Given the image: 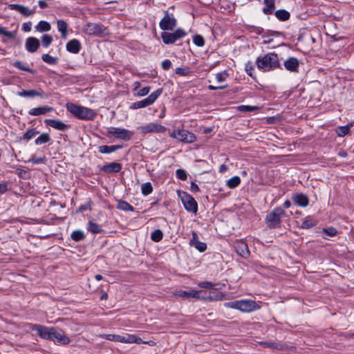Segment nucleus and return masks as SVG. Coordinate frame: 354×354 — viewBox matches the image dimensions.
Returning <instances> with one entry per match:
<instances>
[{"label": "nucleus", "mask_w": 354, "mask_h": 354, "mask_svg": "<svg viewBox=\"0 0 354 354\" xmlns=\"http://www.w3.org/2000/svg\"><path fill=\"white\" fill-rule=\"evenodd\" d=\"M256 64L257 68L263 71L274 70L280 66L278 55L274 53H269L257 57Z\"/></svg>", "instance_id": "nucleus-1"}, {"label": "nucleus", "mask_w": 354, "mask_h": 354, "mask_svg": "<svg viewBox=\"0 0 354 354\" xmlns=\"http://www.w3.org/2000/svg\"><path fill=\"white\" fill-rule=\"evenodd\" d=\"M66 109L74 116L80 120H93L97 115L96 112L90 108L73 103L66 104Z\"/></svg>", "instance_id": "nucleus-2"}, {"label": "nucleus", "mask_w": 354, "mask_h": 354, "mask_svg": "<svg viewBox=\"0 0 354 354\" xmlns=\"http://www.w3.org/2000/svg\"><path fill=\"white\" fill-rule=\"evenodd\" d=\"M224 306L227 308L238 310L242 313H251L261 308V306L255 301L251 299L229 301L225 303Z\"/></svg>", "instance_id": "nucleus-3"}, {"label": "nucleus", "mask_w": 354, "mask_h": 354, "mask_svg": "<svg viewBox=\"0 0 354 354\" xmlns=\"http://www.w3.org/2000/svg\"><path fill=\"white\" fill-rule=\"evenodd\" d=\"M286 215L284 209L281 207H275L268 213L265 221L267 226L271 229L279 228L281 225V218Z\"/></svg>", "instance_id": "nucleus-4"}, {"label": "nucleus", "mask_w": 354, "mask_h": 354, "mask_svg": "<svg viewBox=\"0 0 354 354\" xmlns=\"http://www.w3.org/2000/svg\"><path fill=\"white\" fill-rule=\"evenodd\" d=\"M104 339L116 342L122 343H136L142 344L146 343L142 341L140 337H137L133 334H125L124 335H113V334H106L102 336Z\"/></svg>", "instance_id": "nucleus-5"}, {"label": "nucleus", "mask_w": 354, "mask_h": 354, "mask_svg": "<svg viewBox=\"0 0 354 354\" xmlns=\"http://www.w3.org/2000/svg\"><path fill=\"white\" fill-rule=\"evenodd\" d=\"M177 194L178 196L181 200L185 209L187 212L196 214L198 211V204L196 200L185 192L178 191Z\"/></svg>", "instance_id": "nucleus-6"}, {"label": "nucleus", "mask_w": 354, "mask_h": 354, "mask_svg": "<svg viewBox=\"0 0 354 354\" xmlns=\"http://www.w3.org/2000/svg\"><path fill=\"white\" fill-rule=\"evenodd\" d=\"M134 133L126 129L111 127L107 129L106 136L108 137L113 136L114 138L128 141L130 140Z\"/></svg>", "instance_id": "nucleus-7"}, {"label": "nucleus", "mask_w": 354, "mask_h": 354, "mask_svg": "<svg viewBox=\"0 0 354 354\" xmlns=\"http://www.w3.org/2000/svg\"><path fill=\"white\" fill-rule=\"evenodd\" d=\"M162 92V88L157 89L144 100L132 103L130 106V109H138L153 104L158 99V97L161 95Z\"/></svg>", "instance_id": "nucleus-8"}, {"label": "nucleus", "mask_w": 354, "mask_h": 354, "mask_svg": "<svg viewBox=\"0 0 354 354\" xmlns=\"http://www.w3.org/2000/svg\"><path fill=\"white\" fill-rule=\"evenodd\" d=\"M169 136L184 143H193L196 140V136L185 129L174 130L169 133Z\"/></svg>", "instance_id": "nucleus-9"}, {"label": "nucleus", "mask_w": 354, "mask_h": 354, "mask_svg": "<svg viewBox=\"0 0 354 354\" xmlns=\"http://www.w3.org/2000/svg\"><path fill=\"white\" fill-rule=\"evenodd\" d=\"M186 35L187 32L185 30L178 28L174 32H162L161 33V38L165 44H172Z\"/></svg>", "instance_id": "nucleus-10"}, {"label": "nucleus", "mask_w": 354, "mask_h": 354, "mask_svg": "<svg viewBox=\"0 0 354 354\" xmlns=\"http://www.w3.org/2000/svg\"><path fill=\"white\" fill-rule=\"evenodd\" d=\"M177 21L172 14L165 11V15L159 23V26L162 30H172L176 26Z\"/></svg>", "instance_id": "nucleus-11"}, {"label": "nucleus", "mask_w": 354, "mask_h": 354, "mask_svg": "<svg viewBox=\"0 0 354 354\" xmlns=\"http://www.w3.org/2000/svg\"><path fill=\"white\" fill-rule=\"evenodd\" d=\"M106 28L100 24L88 22L83 26V32L88 35H100L104 32Z\"/></svg>", "instance_id": "nucleus-12"}, {"label": "nucleus", "mask_w": 354, "mask_h": 354, "mask_svg": "<svg viewBox=\"0 0 354 354\" xmlns=\"http://www.w3.org/2000/svg\"><path fill=\"white\" fill-rule=\"evenodd\" d=\"M138 129L143 134L149 133H162L166 131V128L164 126L155 122H151L139 127Z\"/></svg>", "instance_id": "nucleus-13"}, {"label": "nucleus", "mask_w": 354, "mask_h": 354, "mask_svg": "<svg viewBox=\"0 0 354 354\" xmlns=\"http://www.w3.org/2000/svg\"><path fill=\"white\" fill-rule=\"evenodd\" d=\"M49 340L53 341L55 344L62 345H66L71 342L69 337L65 335L63 333L59 332L55 327L53 328L50 334V339Z\"/></svg>", "instance_id": "nucleus-14"}, {"label": "nucleus", "mask_w": 354, "mask_h": 354, "mask_svg": "<svg viewBox=\"0 0 354 354\" xmlns=\"http://www.w3.org/2000/svg\"><path fill=\"white\" fill-rule=\"evenodd\" d=\"M30 328L32 330L37 331L38 335L41 338L49 340L50 339V334L53 327H47L40 324H32L31 325Z\"/></svg>", "instance_id": "nucleus-15"}, {"label": "nucleus", "mask_w": 354, "mask_h": 354, "mask_svg": "<svg viewBox=\"0 0 354 354\" xmlns=\"http://www.w3.org/2000/svg\"><path fill=\"white\" fill-rule=\"evenodd\" d=\"M17 95L20 97H39L42 99H47L48 97V94H46L43 90H22L17 93Z\"/></svg>", "instance_id": "nucleus-16"}, {"label": "nucleus", "mask_w": 354, "mask_h": 354, "mask_svg": "<svg viewBox=\"0 0 354 354\" xmlns=\"http://www.w3.org/2000/svg\"><path fill=\"white\" fill-rule=\"evenodd\" d=\"M234 248L236 252L243 258H248L250 255L248 245L242 240L236 241L234 244Z\"/></svg>", "instance_id": "nucleus-17"}, {"label": "nucleus", "mask_w": 354, "mask_h": 354, "mask_svg": "<svg viewBox=\"0 0 354 354\" xmlns=\"http://www.w3.org/2000/svg\"><path fill=\"white\" fill-rule=\"evenodd\" d=\"M45 124L52 128L59 131H65L68 129V126L59 120L46 119L44 120Z\"/></svg>", "instance_id": "nucleus-18"}, {"label": "nucleus", "mask_w": 354, "mask_h": 354, "mask_svg": "<svg viewBox=\"0 0 354 354\" xmlns=\"http://www.w3.org/2000/svg\"><path fill=\"white\" fill-rule=\"evenodd\" d=\"M26 49L29 53H34L39 47V41L36 37H30L26 41Z\"/></svg>", "instance_id": "nucleus-19"}, {"label": "nucleus", "mask_w": 354, "mask_h": 354, "mask_svg": "<svg viewBox=\"0 0 354 354\" xmlns=\"http://www.w3.org/2000/svg\"><path fill=\"white\" fill-rule=\"evenodd\" d=\"M121 169L122 165L115 162L104 165L100 168V170L104 173H118Z\"/></svg>", "instance_id": "nucleus-20"}, {"label": "nucleus", "mask_w": 354, "mask_h": 354, "mask_svg": "<svg viewBox=\"0 0 354 354\" xmlns=\"http://www.w3.org/2000/svg\"><path fill=\"white\" fill-rule=\"evenodd\" d=\"M284 67L290 72H297L299 68V60L294 57H290L284 62Z\"/></svg>", "instance_id": "nucleus-21"}, {"label": "nucleus", "mask_w": 354, "mask_h": 354, "mask_svg": "<svg viewBox=\"0 0 354 354\" xmlns=\"http://www.w3.org/2000/svg\"><path fill=\"white\" fill-rule=\"evenodd\" d=\"M66 50L73 54H77L81 49V44L79 40L73 39L66 45Z\"/></svg>", "instance_id": "nucleus-22"}, {"label": "nucleus", "mask_w": 354, "mask_h": 354, "mask_svg": "<svg viewBox=\"0 0 354 354\" xmlns=\"http://www.w3.org/2000/svg\"><path fill=\"white\" fill-rule=\"evenodd\" d=\"M54 110V109L51 106H43L37 108H32L29 110L28 113L30 115L37 116L41 115H44L48 112H51Z\"/></svg>", "instance_id": "nucleus-23"}, {"label": "nucleus", "mask_w": 354, "mask_h": 354, "mask_svg": "<svg viewBox=\"0 0 354 354\" xmlns=\"http://www.w3.org/2000/svg\"><path fill=\"white\" fill-rule=\"evenodd\" d=\"M292 198L295 204L301 207H306L309 203L307 196L301 193L295 194Z\"/></svg>", "instance_id": "nucleus-24"}, {"label": "nucleus", "mask_w": 354, "mask_h": 354, "mask_svg": "<svg viewBox=\"0 0 354 354\" xmlns=\"http://www.w3.org/2000/svg\"><path fill=\"white\" fill-rule=\"evenodd\" d=\"M57 26L58 31L61 33L62 38L66 39L68 36V27L67 23L62 19H59L57 21Z\"/></svg>", "instance_id": "nucleus-25"}, {"label": "nucleus", "mask_w": 354, "mask_h": 354, "mask_svg": "<svg viewBox=\"0 0 354 354\" xmlns=\"http://www.w3.org/2000/svg\"><path fill=\"white\" fill-rule=\"evenodd\" d=\"M198 294L199 292H196V290H191L189 291L178 290L175 292L174 295L182 298L189 299L198 297Z\"/></svg>", "instance_id": "nucleus-26"}, {"label": "nucleus", "mask_w": 354, "mask_h": 354, "mask_svg": "<svg viewBox=\"0 0 354 354\" xmlns=\"http://www.w3.org/2000/svg\"><path fill=\"white\" fill-rule=\"evenodd\" d=\"M87 230L94 234L104 232L102 225L93 222V221H89L87 226Z\"/></svg>", "instance_id": "nucleus-27"}, {"label": "nucleus", "mask_w": 354, "mask_h": 354, "mask_svg": "<svg viewBox=\"0 0 354 354\" xmlns=\"http://www.w3.org/2000/svg\"><path fill=\"white\" fill-rule=\"evenodd\" d=\"M122 147L121 145H102L98 147V151L101 153H111Z\"/></svg>", "instance_id": "nucleus-28"}, {"label": "nucleus", "mask_w": 354, "mask_h": 354, "mask_svg": "<svg viewBox=\"0 0 354 354\" xmlns=\"http://www.w3.org/2000/svg\"><path fill=\"white\" fill-rule=\"evenodd\" d=\"M263 3L266 5V7L263 9V13L266 15L272 14L275 7V0H263Z\"/></svg>", "instance_id": "nucleus-29"}, {"label": "nucleus", "mask_w": 354, "mask_h": 354, "mask_svg": "<svg viewBox=\"0 0 354 354\" xmlns=\"http://www.w3.org/2000/svg\"><path fill=\"white\" fill-rule=\"evenodd\" d=\"M317 223V221L315 219H314L311 216H307L304 219L301 227L303 229H309L315 226Z\"/></svg>", "instance_id": "nucleus-30"}, {"label": "nucleus", "mask_w": 354, "mask_h": 354, "mask_svg": "<svg viewBox=\"0 0 354 354\" xmlns=\"http://www.w3.org/2000/svg\"><path fill=\"white\" fill-rule=\"evenodd\" d=\"M353 127L352 123H350L346 126L338 127L336 129V133L339 137H344L350 132L351 127Z\"/></svg>", "instance_id": "nucleus-31"}, {"label": "nucleus", "mask_w": 354, "mask_h": 354, "mask_svg": "<svg viewBox=\"0 0 354 354\" xmlns=\"http://www.w3.org/2000/svg\"><path fill=\"white\" fill-rule=\"evenodd\" d=\"M15 67L19 68V70L28 72L31 74H35V71L30 68L28 66L21 61H16L12 64Z\"/></svg>", "instance_id": "nucleus-32"}, {"label": "nucleus", "mask_w": 354, "mask_h": 354, "mask_svg": "<svg viewBox=\"0 0 354 354\" xmlns=\"http://www.w3.org/2000/svg\"><path fill=\"white\" fill-rule=\"evenodd\" d=\"M260 345H262L264 347H268L276 350H283V346L279 343L272 342H259Z\"/></svg>", "instance_id": "nucleus-33"}, {"label": "nucleus", "mask_w": 354, "mask_h": 354, "mask_svg": "<svg viewBox=\"0 0 354 354\" xmlns=\"http://www.w3.org/2000/svg\"><path fill=\"white\" fill-rule=\"evenodd\" d=\"M117 208L123 211L133 212L134 208L129 203L124 201L119 200L117 204Z\"/></svg>", "instance_id": "nucleus-34"}, {"label": "nucleus", "mask_w": 354, "mask_h": 354, "mask_svg": "<svg viewBox=\"0 0 354 354\" xmlns=\"http://www.w3.org/2000/svg\"><path fill=\"white\" fill-rule=\"evenodd\" d=\"M276 17L281 21H286L289 19L290 15L286 10H279L274 12Z\"/></svg>", "instance_id": "nucleus-35"}, {"label": "nucleus", "mask_w": 354, "mask_h": 354, "mask_svg": "<svg viewBox=\"0 0 354 354\" xmlns=\"http://www.w3.org/2000/svg\"><path fill=\"white\" fill-rule=\"evenodd\" d=\"M51 28L50 24L46 21H40L36 26V29L40 32H47Z\"/></svg>", "instance_id": "nucleus-36"}, {"label": "nucleus", "mask_w": 354, "mask_h": 354, "mask_svg": "<svg viewBox=\"0 0 354 354\" xmlns=\"http://www.w3.org/2000/svg\"><path fill=\"white\" fill-rule=\"evenodd\" d=\"M71 239L75 241H80L86 237L84 232L82 230H75L73 231L71 234Z\"/></svg>", "instance_id": "nucleus-37"}, {"label": "nucleus", "mask_w": 354, "mask_h": 354, "mask_svg": "<svg viewBox=\"0 0 354 354\" xmlns=\"http://www.w3.org/2000/svg\"><path fill=\"white\" fill-rule=\"evenodd\" d=\"M50 140V136L46 133H44L41 134L37 139L35 140V143L37 145H40L44 143H46Z\"/></svg>", "instance_id": "nucleus-38"}, {"label": "nucleus", "mask_w": 354, "mask_h": 354, "mask_svg": "<svg viewBox=\"0 0 354 354\" xmlns=\"http://www.w3.org/2000/svg\"><path fill=\"white\" fill-rule=\"evenodd\" d=\"M241 183V178L237 176H233L227 181V185L230 188H235Z\"/></svg>", "instance_id": "nucleus-39"}, {"label": "nucleus", "mask_w": 354, "mask_h": 354, "mask_svg": "<svg viewBox=\"0 0 354 354\" xmlns=\"http://www.w3.org/2000/svg\"><path fill=\"white\" fill-rule=\"evenodd\" d=\"M38 133L39 132L35 129H28L23 135V138L26 140H30Z\"/></svg>", "instance_id": "nucleus-40"}, {"label": "nucleus", "mask_w": 354, "mask_h": 354, "mask_svg": "<svg viewBox=\"0 0 354 354\" xmlns=\"http://www.w3.org/2000/svg\"><path fill=\"white\" fill-rule=\"evenodd\" d=\"M0 35L8 38L14 39L16 37L15 31H8L6 29V28L1 26L0 25Z\"/></svg>", "instance_id": "nucleus-41"}, {"label": "nucleus", "mask_w": 354, "mask_h": 354, "mask_svg": "<svg viewBox=\"0 0 354 354\" xmlns=\"http://www.w3.org/2000/svg\"><path fill=\"white\" fill-rule=\"evenodd\" d=\"M142 194L145 196L150 194L153 192V187L151 183L147 182L142 184L141 187Z\"/></svg>", "instance_id": "nucleus-42"}, {"label": "nucleus", "mask_w": 354, "mask_h": 354, "mask_svg": "<svg viewBox=\"0 0 354 354\" xmlns=\"http://www.w3.org/2000/svg\"><path fill=\"white\" fill-rule=\"evenodd\" d=\"M42 60L49 64L55 65L57 63V57H52L48 54H44L41 56Z\"/></svg>", "instance_id": "nucleus-43"}, {"label": "nucleus", "mask_w": 354, "mask_h": 354, "mask_svg": "<svg viewBox=\"0 0 354 354\" xmlns=\"http://www.w3.org/2000/svg\"><path fill=\"white\" fill-rule=\"evenodd\" d=\"M163 233L160 230H156L151 234V239L155 242H159L162 239Z\"/></svg>", "instance_id": "nucleus-44"}, {"label": "nucleus", "mask_w": 354, "mask_h": 354, "mask_svg": "<svg viewBox=\"0 0 354 354\" xmlns=\"http://www.w3.org/2000/svg\"><path fill=\"white\" fill-rule=\"evenodd\" d=\"M259 108L257 106L241 105L238 106V110L243 112H251L258 110Z\"/></svg>", "instance_id": "nucleus-45"}, {"label": "nucleus", "mask_w": 354, "mask_h": 354, "mask_svg": "<svg viewBox=\"0 0 354 354\" xmlns=\"http://www.w3.org/2000/svg\"><path fill=\"white\" fill-rule=\"evenodd\" d=\"M41 40L42 46L45 48H47L51 44L53 41V37L49 35H44L41 37Z\"/></svg>", "instance_id": "nucleus-46"}, {"label": "nucleus", "mask_w": 354, "mask_h": 354, "mask_svg": "<svg viewBox=\"0 0 354 354\" xmlns=\"http://www.w3.org/2000/svg\"><path fill=\"white\" fill-rule=\"evenodd\" d=\"M193 42L196 46L202 47L205 44V39L202 35H196L193 38Z\"/></svg>", "instance_id": "nucleus-47"}, {"label": "nucleus", "mask_w": 354, "mask_h": 354, "mask_svg": "<svg viewBox=\"0 0 354 354\" xmlns=\"http://www.w3.org/2000/svg\"><path fill=\"white\" fill-rule=\"evenodd\" d=\"M227 77H228V73L225 71L216 74V80L218 82H224L227 79Z\"/></svg>", "instance_id": "nucleus-48"}, {"label": "nucleus", "mask_w": 354, "mask_h": 354, "mask_svg": "<svg viewBox=\"0 0 354 354\" xmlns=\"http://www.w3.org/2000/svg\"><path fill=\"white\" fill-rule=\"evenodd\" d=\"M151 90L150 86H145L140 89L136 93L134 94L136 97H143L147 95Z\"/></svg>", "instance_id": "nucleus-49"}, {"label": "nucleus", "mask_w": 354, "mask_h": 354, "mask_svg": "<svg viewBox=\"0 0 354 354\" xmlns=\"http://www.w3.org/2000/svg\"><path fill=\"white\" fill-rule=\"evenodd\" d=\"M254 67L252 62L248 61L245 64V71L246 73L250 75V77L252 76V71L254 70Z\"/></svg>", "instance_id": "nucleus-50"}, {"label": "nucleus", "mask_w": 354, "mask_h": 354, "mask_svg": "<svg viewBox=\"0 0 354 354\" xmlns=\"http://www.w3.org/2000/svg\"><path fill=\"white\" fill-rule=\"evenodd\" d=\"M198 286L203 288L216 289V284L210 281H203L198 283Z\"/></svg>", "instance_id": "nucleus-51"}, {"label": "nucleus", "mask_w": 354, "mask_h": 354, "mask_svg": "<svg viewBox=\"0 0 354 354\" xmlns=\"http://www.w3.org/2000/svg\"><path fill=\"white\" fill-rule=\"evenodd\" d=\"M34 13V11L30 10L28 7L22 5L20 14L26 17H29L33 15Z\"/></svg>", "instance_id": "nucleus-52"}, {"label": "nucleus", "mask_w": 354, "mask_h": 354, "mask_svg": "<svg viewBox=\"0 0 354 354\" xmlns=\"http://www.w3.org/2000/svg\"><path fill=\"white\" fill-rule=\"evenodd\" d=\"M323 232L329 236H334L337 234V230L335 227H328L323 230Z\"/></svg>", "instance_id": "nucleus-53"}, {"label": "nucleus", "mask_w": 354, "mask_h": 354, "mask_svg": "<svg viewBox=\"0 0 354 354\" xmlns=\"http://www.w3.org/2000/svg\"><path fill=\"white\" fill-rule=\"evenodd\" d=\"M176 174L177 178L182 180H185L187 179V173L185 170L182 169H177L176 171Z\"/></svg>", "instance_id": "nucleus-54"}, {"label": "nucleus", "mask_w": 354, "mask_h": 354, "mask_svg": "<svg viewBox=\"0 0 354 354\" xmlns=\"http://www.w3.org/2000/svg\"><path fill=\"white\" fill-rule=\"evenodd\" d=\"M197 250H198L201 252H205L207 249V245L205 243L201 242L200 241L194 245Z\"/></svg>", "instance_id": "nucleus-55"}, {"label": "nucleus", "mask_w": 354, "mask_h": 354, "mask_svg": "<svg viewBox=\"0 0 354 354\" xmlns=\"http://www.w3.org/2000/svg\"><path fill=\"white\" fill-rule=\"evenodd\" d=\"M176 73L181 76H186L189 73V71L187 68H177L176 69Z\"/></svg>", "instance_id": "nucleus-56"}, {"label": "nucleus", "mask_w": 354, "mask_h": 354, "mask_svg": "<svg viewBox=\"0 0 354 354\" xmlns=\"http://www.w3.org/2000/svg\"><path fill=\"white\" fill-rule=\"evenodd\" d=\"M46 158L45 157H36L35 156H33L29 160L28 162H31L34 164H39V163H43L44 162Z\"/></svg>", "instance_id": "nucleus-57"}, {"label": "nucleus", "mask_w": 354, "mask_h": 354, "mask_svg": "<svg viewBox=\"0 0 354 354\" xmlns=\"http://www.w3.org/2000/svg\"><path fill=\"white\" fill-rule=\"evenodd\" d=\"M196 292H199L198 294V297H194V299H203V300H205V299H210V297H207V292L204 290H196Z\"/></svg>", "instance_id": "nucleus-58"}, {"label": "nucleus", "mask_w": 354, "mask_h": 354, "mask_svg": "<svg viewBox=\"0 0 354 354\" xmlns=\"http://www.w3.org/2000/svg\"><path fill=\"white\" fill-rule=\"evenodd\" d=\"M161 66L163 70L167 71L171 67L172 64L169 59H165L162 62Z\"/></svg>", "instance_id": "nucleus-59"}, {"label": "nucleus", "mask_w": 354, "mask_h": 354, "mask_svg": "<svg viewBox=\"0 0 354 354\" xmlns=\"http://www.w3.org/2000/svg\"><path fill=\"white\" fill-rule=\"evenodd\" d=\"M192 238L190 240L189 244H190V245L194 246V245H195V244H196V243H198L199 241V239H198V236L196 232H194V231L192 232Z\"/></svg>", "instance_id": "nucleus-60"}, {"label": "nucleus", "mask_w": 354, "mask_h": 354, "mask_svg": "<svg viewBox=\"0 0 354 354\" xmlns=\"http://www.w3.org/2000/svg\"><path fill=\"white\" fill-rule=\"evenodd\" d=\"M8 184L6 182L0 183V194H3L8 191Z\"/></svg>", "instance_id": "nucleus-61"}, {"label": "nucleus", "mask_w": 354, "mask_h": 354, "mask_svg": "<svg viewBox=\"0 0 354 354\" xmlns=\"http://www.w3.org/2000/svg\"><path fill=\"white\" fill-rule=\"evenodd\" d=\"M21 6H22V5H19V4H9V5L8 6V7L10 10H17V11H18L19 13H20V10H21Z\"/></svg>", "instance_id": "nucleus-62"}, {"label": "nucleus", "mask_w": 354, "mask_h": 354, "mask_svg": "<svg viewBox=\"0 0 354 354\" xmlns=\"http://www.w3.org/2000/svg\"><path fill=\"white\" fill-rule=\"evenodd\" d=\"M190 190L192 192L196 193V192H198L200 191V189L196 183H195L194 182H192L191 185H190Z\"/></svg>", "instance_id": "nucleus-63"}, {"label": "nucleus", "mask_w": 354, "mask_h": 354, "mask_svg": "<svg viewBox=\"0 0 354 354\" xmlns=\"http://www.w3.org/2000/svg\"><path fill=\"white\" fill-rule=\"evenodd\" d=\"M31 23L30 22H28V23H24L23 25H22V30L24 31V32H30L31 30Z\"/></svg>", "instance_id": "nucleus-64"}]
</instances>
